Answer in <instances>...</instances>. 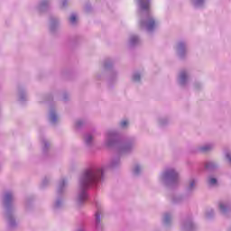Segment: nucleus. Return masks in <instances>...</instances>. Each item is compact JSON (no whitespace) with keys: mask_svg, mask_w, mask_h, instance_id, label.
I'll use <instances>...</instances> for the list:
<instances>
[{"mask_svg":"<svg viewBox=\"0 0 231 231\" xmlns=\"http://www.w3.org/2000/svg\"><path fill=\"white\" fill-rule=\"evenodd\" d=\"M100 174H102V171L98 170L97 171H94L88 170L85 171L83 176V185H89V183H97L98 180H100Z\"/></svg>","mask_w":231,"mask_h":231,"instance_id":"obj_1","label":"nucleus"},{"mask_svg":"<svg viewBox=\"0 0 231 231\" xmlns=\"http://www.w3.org/2000/svg\"><path fill=\"white\" fill-rule=\"evenodd\" d=\"M166 177L171 178V180H176V178H178V174L176 173V171H174V170H171L166 172Z\"/></svg>","mask_w":231,"mask_h":231,"instance_id":"obj_2","label":"nucleus"},{"mask_svg":"<svg viewBox=\"0 0 231 231\" xmlns=\"http://www.w3.org/2000/svg\"><path fill=\"white\" fill-rule=\"evenodd\" d=\"M154 26H156V22H154L152 19H150L147 23H146V28L147 30H153Z\"/></svg>","mask_w":231,"mask_h":231,"instance_id":"obj_3","label":"nucleus"},{"mask_svg":"<svg viewBox=\"0 0 231 231\" xmlns=\"http://www.w3.org/2000/svg\"><path fill=\"white\" fill-rule=\"evenodd\" d=\"M79 201H84V199H88V194H86L85 192H83L80 196H79Z\"/></svg>","mask_w":231,"mask_h":231,"instance_id":"obj_4","label":"nucleus"},{"mask_svg":"<svg viewBox=\"0 0 231 231\" xmlns=\"http://www.w3.org/2000/svg\"><path fill=\"white\" fill-rule=\"evenodd\" d=\"M69 22L74 24V23H77V15L72 14L69 18Z\"/></svg>","mask_w":231,"mask_h":231,"instance_id":"obj_5","label":"nucleus"},{"mask_svg":"<svg viewBox=\"0 0 231 231\" xmlns=\"http://www.w3.org/2000/svg\"><path fill=\"white\" fill-rule=\"evenodd\" d=\"M209 185H216V183H217V180L211 178L208 180Z\"/></svg>","mask_w":231,"mask_h":231,"instance_id":"obj_6","label":"nucleus"},{"mask_svg":"<svg viewBox=\"0 0 231 231\" xmlns=\"http://www.w3.org/2000/svg\"><path fill=\"white\" fill-rule=\"evenodd\" d=\"M180 82H185V79H187V74H185V72H182L180 74Z\"/></svg>","mask_w":231,"mask_h":231,"instance_id":"obj_7","label":"nucleus"},{"mask_svg":"<svg viewBox=\"0 0 231 231\" xmlns=\"http://www.w3.org/2000/svg\"><path fill=\"white\" fill-rule=\"evenodd\" d=\"M211 147L210 146H204L201 148L202 152H207V151H210Z\"/></svg>","mask_w":231,"mask_h":231,"instance_id":"obj_8","label":"nucleus"},{"mask_svg":"<svg viewBox=\"0 0 231 231\" xmlns=\"http://www.w3.org/2000/svg\"><path fill=\"white\" fill-rule=\"evenodd\" d=\"M96 222L100 223V213L99 212L96 213Z\"/></svg>","mask_w":231,"mask_h":231,"instance_id":"obj_9","label":"nucleus"},{"mask_svg":"<svg viewBox=\"0 0 231 231\" xmlns=\"http://www.w3.org/2000/svg\"><path fill=\"white\" fill-rule=\"evenodd\" d=\"M142 8H143V10H148V8H149V3L142 4Z\"/></svg>","mask_w":231,"mask_h":231,"instance_id":"obj_10","label":"nucleus"},{"mask_svg":"<svg viewBox=\"0 0 231 231\" xmlns=\"http://www.w3.org/2000/svg\"><path fill=\"white\" fill-rule=\"evenodd\" d=\"M93 140V137L91 135L87 136L86 142L87 143H91V141Z\"/></svg>","mask_w":231,"mask_h":231,"instance_id":"obj_11","label":"nucleus"},{"mask_svg":"<svg viewBox=\"0 0 231 231\" xmlns=\"http://www.w3.org/2000/svg\"><path fill=\"white\" fill-rule=\"evenodd\" d=\"M129 122L127 121H123L121 122V127H126L128 125Z\"/></svg>","mask_w":231,"mask_h":231,"instance_id":"obj_12","label":"nucleus"},{"mask_svg":"<svg viewBox=\"0 0 231 231\" xmlns=\"http://www.w3.org/2000/svg\"><path fill=\"white\" fill-rule=\"evenodd\" d=\"M219 208L222 212H226V208H225V206L223 204H219Z\"/></svg>","mask_w":231,"mask_h":231,"instance_id":"obj_13","label":"nucleus"},{"mask_svg":"<svg viewBox=\"0 0 231 231\" xmlns=\"http://www.w3.org/2000/svg\"><path fill=\"white\" fill-rule=\"evenodd\" d=\"M5 199H6L7 201H10V199H12V195H11L10 193H7V194L5 195Z\"/></svg>","mask_w":231,"mask_h":231,"instance_id":"obj_14","label":"nucleus"},{"mask_svg":"<svg viewBox=\"0 0 231 231\" xmlns=\"http://www.w3.org/2000/svg\"><path fill=\"white\" fill-rule=\"evenodd\" d=\"M196 185V181L192 180L189 184V189H192Z\"/></svg>","mask_w":231,"mask_h":231,"instance_id":"obj_15","label":"nucleus"},{"mask_svg":"<svg viewBox=\"0 0 231 231\" xmlns=\"http://www.w3.org/2000/svg\"><path fill=\"white\" fill-rule=\"evenodd\" d=\"M134 80H140V75L136 74V75L134 77Z\"/></svg>","mask_w":231,"mask_h":231,"instance_id":"obj_16","label":"nucleus"},{"mask_svg":"<svg viewBox=\"0 0 231 231\" xmlns=\"http://www.w3.org/2000/svg\"><path fill=\"white\" fill-rule=\"evenodd\" d=\"M203 3V0H196L195 5H201Z\"/></svg>","mask_w":231,"mask_h":231,"instance_id":"obj_17","label":"nucleus"},{"mask_svg":"<svg viewBox=\"0 0 231 231\" xmlns=\"http://www.w3.org/2000/svg\"><path fill=\"white\" fill-rule=\"evenodd\" d=\"M131 41L132 42H134L135 41H138V38L136 36L132 37Z\"/></svg>","mask_w":231,"mask_h":231,"instance_id":"obj_18","label":"nucleus"},{"mask_svg":"<svg viewBox=\"0 0 231 231\" xmlns=\"http://www.w3.org/2000/svg\"><path fill=\"white\" fill-rule=\"evenodd\" d=\"M226 159L228 160V162H231V155H230V154H227V155H226Z\"/></svg>","mask_w":231,"mask_h":231,"instance_id":"obj_19","label":"nucleus"},{"mask_svg":"<svg viewBox=\"0 0 231 231\" xmlns=\"http://www.w3.org/2000/svg\"><path fill=\"white\" fill-rule=\"evenodd\" d=\"M165 221H169V215H166Z\"/></svg>","mask_w":231,"mask_h":231,"instance_id":"obj_20","label":"nucleus"},{"mask_svg":"<svg viewBox=\"0 0 231 231\" xmlns=\"http://www.w3.org/2000/svg\"><path fill=\"white\" fill-rule=\"evenodd\" d=\"M139 171H140V168H135V172H139Z\"/></svg>","mask_w":231,"mask_h":231,"instance_id":"obj_21","label":"nucleus"},{"mask_svg":"<svg viewBox=\"0 0 231 231\" xmlns=\"http://www.w3.org/2000/svg\"><path fill=\"white\" fill-rule=\"evenodd\" d=\"M207 169H210V166L208 164L206 165Z\"/></svg>","mask_w":231,"mask_h":231,"instance_id":"obj_22","label":"nucleus"}]
</instances>
